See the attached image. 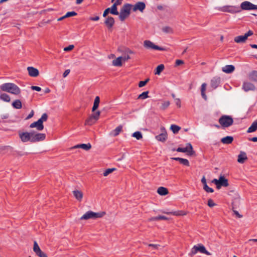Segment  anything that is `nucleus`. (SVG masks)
Segmentation results:
<instances>
[{
    "label": "nucleus",
    "instance_id": "60",
    "mask_svg": "<svg viewBox=\"0 0 257 257\" xmlns=\"http://www.w3.org/2000/svg\"><path fill=\"white\" fill-rule=\"evenodd\" d=\"M176 104L179 107H181V101L179 98L175 99Z\"/></svg>",
    "mask_w": 257,
    "mask_h": 257
},
{
    "label": "nucleus",
    "instance_id": "22",
    "mask_svg": "<svg viewBox=\"0 0 257 257\" xmlns=\"http://www.w3.org/2000/svg\"><path fill=\"white\" fill-rule=\"evenodd\" d=\"M223 12H227L231 13H235L237 12H239L240 10L238 8H236L234 7L228 6L225 8H223Z\"/></svg>",
    "mask_w": 257,
    "mask_h": 257
},
{
    "label": "nucleus",
    "instance_id": "20",
    "mask_svg": "<svg viewBox=\"0 0 257 257\" xmlns=\"http://www.w3.org/2000/svg\"><path fill=\"white\" fill-rule=\"evenodd\" d=\"M235 70V67L232 65H227L222 68V70L225 73H231Z\"/></svg>",
    "mask_w": 257,
    "mask_h": 257
},
{
    "label": "nucleus",
    "instance_id": "39",
    "mask_svg": "<svg viewBox=\"0 0 257 257\" xmlns=\"http://www.w3.org/2000/svg\"><path fill=\"white\" fill-rule=\"evenodd\" d=\"M96 121V120H95V119L91 115L86 120L85 124L91 125L94 124Z\"/></svg>",
    "mask_w": 257,
    "mask_h": 257
},
{
    "label": "nucleus",
    "instance_id": "41",
    "mask_svg": "<svg viewBox=\"0 0 257 257\" xmlns=\"http://www.w3.org/2000/svg\"><path fill=\"white\" fill-rule=\"evenodd\" d=\"M164 66L163 64H160L159 65H158L156 69V71H155V74L156 75H160V73L162 72V71L164 70Z\"/></svg>",
    "mask_w": 257,
    "mask_h": 257
},
{
    "label": "nucleus",
    "instance_id": "28",
    "mask_svg": "<svg viewBox=\"0 0 257 257\" xmlns=\"http://www.w3.org/2000/svg\"><path fill=\"white\" fill-rule=\"evenodd\" d=\"M165 214H172L176 216H183L186 214V213L183 211H177L173 212H163Z\"/></svg>",
    "mask_w": 257,
    "mask_h": 257
},
{
    "label": "nucleus",
    "instance_id": "53",
    "mask_svg": "<svg viewBox=\"0 0 257 257\" xmlns=\"http://www.w3.org/2000/svg\"><path fill=\"white\" fill-rule=\"evenodd\" d=\"M31 88L33 90H36L37 91H40L41 90V88L37 86H32Z\"/></svg>",
    "mask_w": 257,
    "mask_h": 257
},
{
    "label": "nucleus",
    "instance_id": "51",
    "mask_svg": "<svg viewBox=\"0 0 257 257\" xmlns=\"http://www.w3.org/2000/svg\"><path fill=\"white\" fill-rule=\"evenodd\" d=\"M207 204L210 207H213L216 205V204L211 199H208Z\"/></svg>",
    "mask_w": 257,
    "mask_h": 257
},
{
    "label": "nucleus",
    "instance_id": "30",
    "mask_svg": "<svg viewBox=\"0 0 257 257\" xmlns=\"http://www.w3.org/2000/svg\"><path fill=\"white\" fill-rule=\"evenodd\" d=\"M0 99L7 102H9L11 101L10 96L5 93H1Z\"/></svg>",
    "mask_w": 257,
    "mask_h": 257
},
{
    "label": "nucleus",
    "instance_id": "45",
    "mask_svg": "<svg viewBox=\"0 0 257 257\" xmlns=\"http://www.w3.org/2000/svg\"><path fill=\"white\" fill-rule=\"evenodd\" d=\"M170 102L169 101H164L160 107V109L162 110H165L170 105Z\"/></svg>",
    "mask_w": 257,
    "mask_h": 257
},
{
    "label": "nucleus",
    "instance_id": "25",
    "mask_svg": "<svg viewBox=\"0 0 257 257\" xmlns=\"http://www.w3.org/2000/svg\"><path fill=\"white\" fill-rule=\"evenodd\" d=\"M72 192L74 197L78 201H81L82 200L83 194L81 191L78 190H74Z\"/></svg>",
    "mask_w": 257,
    "mask_h": 257
},
{
    "label": "nucleus",
    "instance_id": "43",
    "mask_svg": "<svg viewBox=\"0 0 257 257\" xmlns=\"http://www.w3.org/2000/svg\"><path fill=\"white\" fill-rule=\"evenodd\" d=\"M132 136L139 140L142 138V135L140 132H136L133 134Z\"/></svg>",
    "mask_w": 257,
    "mask_h": 257
},
{
    "label": "nucleus",
    "instance_id": "12",
    "mask_svg": "<svg viewBox=\"0 0 257 257\" xmlns=\"http://www.w3.org/2000/svg\"><path fill=\"white\" fill-rule=\"evenodd\" d=\"M144 46L147 49H153L160 51H163L164 50L163 48L155 45L153 42L149 40H145L144 42Z\"/></svg>",
    "mask_w": 257,
    "mask_h": 257
},
{
    "label": "nucleus",
    "instance_id": "18",
    "mask_svg": "<svg viewBox=\"0 0 257 257\" xmlns=\"http://www.w3.org/2000/svg\"><path fill=\"white\" fill-rule=\"evenodd\" d=\"M27 70L29 75L31 77H37L39 75V70L33 67H28Z\"/></svg>",
    "mask_w": 257,
    "mask_h": 257
},
{
    "label": "nucleus",
    "instance_id": "48",
    "mask_svg": "<svg viewBox=\"0 0 257 257\" xmlns=\"http://www.w3.org/2000/svg\"><path fill=\"white\" fill-rule=\"evenodd\" d=\"M77 15V14L74 11L68 12L65 14V17L68 18L70 17H73L76 16Z\"/></svg>",
    "mask_w": 257,
    "mask_h": 257
},
{
    "label": "nucleus",
    "instance_id": "56",
    "mask_svg": "<svg viewBox=\"0 0 257 257\" xmlns=\"http://www.w3.org/2000/svg\"><path fill=\"white\" fill-rule=\"evenodd\" d=\"M233 214L236 216V217L238 218H241L242 217V216L240 215L237 211L233 210Z\"/></svg>",
    "mask_w": 257,
    "mask_h": 257
},
{
    "label": "nucleus",
    "instance_id": "34",
    "mask_svg": "<svg viewBox=\"0 0 257 257\" xmlns=\"http://www.w3.org/2000/svg\"><path fill=\"white\" fill-rule=\"evenodd\" d=\"M12 105L16 109H20L22 107V102L19 99L15 100Z\"/></svg>",
    "mask_w": 257,
    "mask_h": 257
},
{
    "label": "nucleus",
    "instance_id": "55",
    "mask_svg": "<svg viewBox=\"0 0 257 257\" xmlns=\"http://www.w3.org/2000/svg\"><path fill=\"white\" fill-rule=\"evenodd\" d=\"M98 106H99V104L94 103L92 108V111L94 112L98 108Z\"/></svg>",
    "mask_w": 257,
    "mask_h": 257
},
{
    "label": "nucleus",
    "instance_id": "64",
    "mask_svg": "<svg viewBox=\"0 0 257 257\" xmlns=\"http://www.w3.org/2000/svg\"><path fill=\"white\" fill-rule=\"evenodd\" d=\"M183 63H184L183 61L181 60H176V65L177 66L182 64H183Z\"/></svg>",
    "mask_w": 257,
    "mask_h": 257
},
{
    "label": "nucleus",
    "instance_id": "5",
    "mask_svg": "<svg viewBox=\"0 0 257 257\" xmlns=\"http://www.w3.org/2000/svg\"><path fill=\"white\" fill-rule=\"evenodd\" d=\"M222 127H228L231 126L233 122V118L229 115H222L220 117L218 120Z\"/></svg>",
    "mask_w": 257,
    "mask_h": 257
},
{
    "label": "nucleus",
    "instance_id": "29",
    "mask_svg": "<svg viewBox=\"0 0 257 257\" xmlns=\"http://www.w3.org/2000/svg\"><path fill=\"white\" fill-rule=\"evenodd\" d=\"M157 193L160 195L164 196L168 194V191L166 188L160 187L158 188Z\"/></svg>",
    "mask_w": 257,
    "mask_h": 257
},
{
    "label": "nucleus",
    "instance_id": "40",
    "mask_svg": "<svg viewBox=\"0 0 257 257\" xmlns=\"http://www.w3.org/2000/svg\"><path fill=\"white\" fill-rule=\"evenodd\" d=\"M170 129L174 134H177L181 129V127L178 125L175 124H172L170 126Z\"/></svg>",
    "mask_w": 257,
    "mask_h": 257
},
{
    "label": "nucleus",
    "instance_id": "4",
    "mask_svg": "<svg viewBox=\"0 0 257 257\" xmlns=\"http://www.w3.org/2000/svg\"><path fill=\"white\" fill-rule=\"evenodd\" d=\"M31 143H35L44 140L46 138L45 134L39 133L34 131L30 132Z\"/></svg>",
    "mask_w": 257,
    "mask_h": 257
},
{
    "label": "nucleus",
    "instance_id": "63",
    "mask_svg": "<svg viewBox=\"0 0 257 257\" xmlns=\"http://www.w3.org/2000/svg\"><path fill=\"white\" fill-rule=\"evenodd\" d=\"M90 20L93 21H97L99 20V17L98 16H96L95 17H91L90 18Z\"/></svg>",
    "mask_w": 257,
    "mask_h": 257
},
{
    "label": "nucleus",
    "instance_id": "33",
    "mask_svg": "<svg viewBox=\"0 0 257 257\" xmlns=\"http://www.w3.org/2000/svg\"><path fill=\"white\" fill-rule=\"evenodd\" d=\"M122 126L119 125L111 132V135L114 137L117 136L122 131Z\"/></svg>",
    "mask_w": 257,
    "mask_h": 257
},
{
    "label": "nucleus",
    "instance_id": "35",
    "mask_svg": "<svg viewBox=\"0 0 257 257\" xmlns=\"http://www.w3.org/2000/svg\"><path fill=\"white\" fill-rule=\"evenodd\" d=\"M256 130H257V121H254L248 128L247 132L248 133H252Z\"/></svg>",
    "mask_w": 257,
    "mask_h": 257
},
{
    "label": "nucleus",
    "instance_id": "3",
    "mask_svg": "<svg viewBox=\"0 0 257 257\" xmlns=\"http://www.w3.org/2000/svg\"><path fill=\"white\" fill-rule=\"evenodd\" d=\"M104 214L105 212H104L96 213L92 211H89L82 215L80 219L87 220L89 219H96L102 217Z\"/></svg>",
    "mask_w": 257,
    "mask_h": 257
},
{
    "label": "nucleus",
    "instance_id": "15",
    "mask_svg": "<svg viewBox=\"0 0 257 257\" xmlns=\"http://www.w3.org/2000/svg\"><path fill=\"white\" fill-rule=\"evenodd\" d=\"M30 128L36 127L37 130L38 131H42L44 129V125L41 123V120H37V121L32 123L30 125Z\"/></svg>",
    "mask_w": 257,
    "mask_h": 257
},
{
    "label": "nucleus",
    "instance_id": "13",
    "mask_svg": "<svg viewBox=\"0 0 257 257\" xmlns=\"http://www.w3.org/2000/svg\"><path fill=\"white\" fill-rule=\"evenodd\" d=\"M162 133L156 136V139L158 141L164 142L166 141L167 138V132L164 128V127H162L161 128Z\"/></svg>",
    "mask_w": 257,
    "mask_h": 257
},
{
    "label": "nucleus",
    "instance_id": "7",
    "mask_svg": "<svg viewBox=\"0 0 257 257\" xmlns=\"http://www.w3.org/2000/svg\"><path fill=\"white\" fill-rule=\"evenodd\" d=\"M198 251H199L201 253H204L207 255L211 254V253L206 249L204 246L202 244H198V245H194L191 249V253L192 255H194Z\"/></svg>",
    "mask_w": 257,
    "mask_h": 257
},
{
    "label": "nucleus",
    "instance_id": "8",
    "mask_svg": "<svg viewBox=\"0 0 257 257\" xmlns=\"http://www.w3.org/2000/svg\"><path fill=\"white\" fill-rule=\"evenodd\" d=\"M176 151L178 152L187 153L189 156H193L195 154L192 146L190 143L187 144L185 148H178Z\"/></svg>",
    "mask_w": 257,
    "mask_h": 257
},
{
    "label": "nucleus",
    "instance_id": "24",
    "mask_svg": "<svg viewBox=\"0 0 257 257\" xmlns=\"http://www.w3.org/2000/svg\"><path fill=\"white\" fill-rule=\"evenodd\" d=\"M247 159L246 153L243 152H240L238 156L237 162L239 163L242 164L245 160Z\"/></svg>",
    "mask_w": 257,
    "mask_h": 257
},
{
    "label": "nucleus",
    "instance_id": "61",
    "mask_svg": "<svg viewBox=\"0 0 257 257\" xmlns=\"http://www.w3.org/2000/svg\"><path fill=\"white\" fill-rule=\"evenodd\" d=\"M70 70L69 69L66 70L63 74V77H66L70 73Z\"/></svg>",
    "mask_w": 257,
    "mask_h": 257
},
{
    "label": "nucleus",
    "instance_id": "19",
    "mask_svg": "<svg viewBox=\"0 0 257 257\" xmlns=\"http://www.w3.org/2000/svg\"><path fill=\"white\" fill-rule=\"evenodd\" d=\"M91 148V145L90 143H88L87 144H78L74 146V147L70 148V149H77V148H81L84 150L88 151Z\"/></svg>",
    "mask_w": 257,
    "mask_h": 257
},
{
    "label": "nucleus",
    "instance_id": "42",
    "mask_svg": "<svg viewBox=\"0 0 257 257\" xmlns=\"http://www.w3.org/2000/svg\"><path fill=\"white\" fill-rule=\"evenodd\" d=\"M148 94V91L143 92L142 93H141L138 96V99H145L149 97Z\"/></svg>",
    "mask_w": 257,
    "mask_h": 257
},
{
    "label": "nucleus",
    "instance_id": "54",
    "mask_svg": "<svg viewBox=\"0 0 257 257\" xmlns=\"http://www.w3.org/2000/svg\"><path fill=\"white\" fill-rule=\"evenodd\" d=\"M110 9L109 8H107L105 10V11H104L103 14V17H106V16L108 15V14L109 13H110Z\"/></svg>",
    "mask_w": 257,
    "mask_h": 257
},
{
    "label": "nucleus",
    "instance_id": "32",
    "mask_svg": "<svg viewBox=\"0 0 257 257\" xmlns=\"http://www.w3.org/2000/svg\"><path fill=\"white\" fill-rule=\"evenodd\" d=\"M168 218L165 216L159 215L156 217H152L149 219L150 221H158L159 220H168Z\"/></svg>",
    "mask_w": 257,
    "mask_h": 257
},
{
    "label": "nucleus",
    "instance_id": "52",
    "mask_svg": "<svg viewBox=\"0 0 257 257\" xmlns=\"http://www.w3.org/2000/svg\"><path fill=\"white\" fill-rule=\"evenodd\" d=\"M74 47V46L73 45H70L68 46V47H65L64 48V51H66V52L71 51L72 49H73Z\"/></svg>",
    "mask_w": 257,
    "mask_h": 257
},
{
    "label": "nucleus",
    "instance_id": "21",
    "mask_svg": "<svg viewBox=\"0 0 257 257\" xmlns=\"http://www.w3.org/2000/svg\"><path fill=\"white\" fill-rule=\"evenodd\" d=\"M105 25L108 28H111L114 24V20L112 17H108L104 21Z\"/></svg>",
    "mask_w": 257,
    "mask_h": 257
},
{
    "label": "nucleus",
    "instance_id": "50",
    "mask_svg": "<svg viewBox=\"0 0 257 257\" xmlns=\"http://www.w3.org/2000/svg\"><path fill=\"white\" fill-rule=\"evenodd\" d=\"M149 79L148 78L145 81H140L139 84V86L140 87H142L144 86L147 83V82H149Z\"/></svg>",
    "mask_w": 257,
    "mask_h": 257
},
{
    "label": "nucleus",
    "instance_id": "49",
    "mask_svg": "<svg viewBox=\"0 0 257 257\" xmlns=\"http://www.w3.org/2000/svg\"><path fill=\"white\" fill-rule=\"evenodd\" d=\"M203 189L207 192L212 193L214 191V190L212 188L209 187L207 184H205L204 186H203Z\"/></svg>",
    "mask_w": 257,
    "mask_h": 257
},
{
    "label": "nucleus",
    "instance_id": "57",
    "mask_svg": "<svg viewBox=\"0 0 257 257\" xmlns=\"http://www.w3.org/2000/svg\"><path fill=\"white\" fill-rule=\"evenodd\" d=\"M206 84L204 83L201 85V92H205L206 90Z\"/></svg>",
    "mask_w": 257,
    "mask_h": 257
},
{
    "label": "nucleus",
    "instance_id": "59",
    "mask_svg": "<svg viewBox=\"0 0 257 257\" xmlns=\"http://www.w3.org/2000/svg\"><path fill=\"white\" fill-rule=\"evenodd\" d=\"M34 113V111L32 110L31 111V112L30 113V114L26 118V119H30L31 117H32L33 116Z\"/></svg>",
    "mask_w": 257,
    "mask_h": 257
},
{
    "label": "nucleus",
    "instance_id": "10",
    "mask_svg": "<svg viewBox=\"0 0 257 257\" xmlns=\"http://www.w3.org/2000/svg\"><path fill=\"white\" fill-rule=\"evenodd\" d=\"M18 134L21 141L23 143L31 142L30 132L19 131Z\"/></svg>",
    "mask_w": 257,
    "mask_h": 257
},
{
    "label": "nucleus",
    "instance_id": "44",
    "mask_svg": "<svg viewBox=\"0 0 257 257\" xmlns=\"http://www.w3.org/2000/svg\"><path fill=\"white\" fill-rule=\"evenodd\" d=\"M116 170L115 168H109L106 169L103 173V175L105 177L108 176L110 173H112L114 171Z\"/></svg>",
    "mask_w": 257,
    "mask_h": 257
},
{
    "label": "nucleus",
    "instance_id": "62",
    "mask_svg": "<svg viewBox=\"0 0 257 257\" xmlns=\"http://www.w3.org/2000/svg\"><path fill=\"white\" fill-rule=\"evenodd\" d=\"M122 3V0H116L114 3V5H115L116 6L120 5Z\"/></svg>",
    "mask_w": 257,
    "mask_h": 257
},
{
    "label": "nucleus",
    "instance_id": "58",
    "mask_svg": "<svg viewBox=\"0 0 257 257\" xmlns=\"http://www.w3.org/2000/svg\"><path fill=\"white\" fill-rule=\"evenodd\" d=\"M148 246L150 247H152L154 249H157L158 247L160 246L159 245L156 244H149Z\"/></svg>",
    "mask_w": 257,
    "mask_h": 257
},
{
    "label": "nucleus",
    "instance_id": "11",
    "mask_svg": "<svg viewBox=\"0 0 257 257\" xmlns=\"http://www.w3.org/2000/svg\"><path fill=\"white\" fill-rule=\"evenodd\" d=\"M33 251L39 257H48L47 254L42 251L36 241L34 242Z\"/></svg>",
    "mask_w": 257,
    "mask_h": 257
},
{
    "label": "nucleus",
    "instance_id": "6",
    "mask_svg": "<svg viewBox=\"0 0 257 257\" xmlns=\"http://www.w3.org/2000/svg\"><path fill=\"white\" fill-rule=\"evenodd\" d=\"M212 182L216 185L218 189H219L222 186L227 187L228 186V180L224 176H220L219 179H214Z\"/></svg>",
    "mask_w": 257,
    "mask_h": 257
},
{
    "label": "nucleus",
    "instance_id": "17",
    "mask_svg": "<svg viewBox=\"0 0 257 257\" xmlns=\"http://www.w3.org/2000/svg\"><path fill=\"white\" fill-rule=\"evenodd\" d=\"M253 4L248 1H245L241 4L240 8L243 10H253Z\"/></svg>",
    "mask_w": 257,
    "mask_h": 257
},
{
    "label": "nucleus",
    "instance_id": "37",
    "mask_svg": "<svg viewBox=\"0 0 257 257\" xmlns=\"http://www.w3.org/2000/svg\"><path fill=\"white\" fill-rule=\"evenodd\" d=\"M115 5L113 4L111 8H109L110 9V13L114 15H119V13L117 11V8Z\"/></svg>",
    "mask_w": 257,
    "mask_h": 257
},
{
    "label": "nucleus",
    "instance_id": "14",
    "mask_svg": "<svg viewBox=\"0 0 257 257\" xmlns=\"http://www.w3.org/2000/svg\"><path fill=\"white\" fill-rule=\"evenodd\" d=\"M146 8V5L144 2H138L133 7V11L136 12L139 10L140 12H143Z\"/></svg>",
    "mask_w": 257,
    "mask_h": 257
},
{
    "label": "nucleus",
    "instance_id": "23",
    "mask_svg": "<svg viewBox=\"0 0 257 257\" xmlns=\"http://www.w3.org/2000/svg\"><path fill=\"white\" fill-rule=\"evenodd\" d=\"M220 82V78L218 77H213L211 80V86L214 89L217 88Z\"/></svg>",
    "mask_w": 257,
    "mask_h": 257
},
{
    "label": "nucleus",
    "instance_id": "36",
    "mask_svg": "<svg viewBox=\"0 0 257 257\" xmlns=\"http://www.w3.org/2000/svg\"><path fill=\"white\" fill-rule=\"evenodd\" d=\"M249 79L253 81H257V71H253L248 75Z\"/></svg>",
    "mask_w": 257,
    "mask_h": 257
},
{
    "label": "nucleus",
    "instance_id": "9",
    "mask_svg": "<svg viewBox=\"0 0 257 257\" xmlns=\"http://www.w3.org/2000/svg\"><path fill=\"white\" fill-rule=\"evenodd\" d=\"M253 35V32L249 30L244 35H240L234 38V41L237 43H244L246 41L247 38Z\"/></svg>",
    "mask_w": 257,
    "mask_h": 257
},
{
    "label": "nucleus",
    "instance_id": "1",
    "mask_svg": "<svg viewBox=\"0 0 257 257\" xmlns=\"http://www.w3.org/2000/svg\"><path fill=\"white\" fill-rule=\"evenodd\" d=\"M1 90L10 93L14 95H19L21 93L20 88L15 83H5L0 85Z\"/></svg>",
    "mask_w": 257,
    "mask_h": 257
},
{
    "label": "nucleus",
    "instance_id": "31",
    "mask_svg": "<svg viewBox=\"0 0 257 257\" xmlns=\"http://www.w3.org/2000/svg\"><path fill=\"white\" fill-rule=\"evenodd\" d=\"M122 57H117L116 59H114L112 61V65L117 67L121 66L122 65Z\"/></svg>",
    "mask_w": 257,
    "mask_h": 257
},
{
    "label": "nucleus",
    "instance_id": "47",
    "mask_svg": "<svg viewBox=\"0 0 257 257\" xmlns=\"http://www.w3.org/2000/svg\"><path fill=\"white\" fill-rule=\"evenodd\" d=\"M48 115L46 113H43L41 116V117L38 119V120H41V123L43 124L44 121H46L47 120Z\"/></svg>",
    "mask_w": 257,
    "mask_h": 257
},
{
    "label": "nucleus",
    "instance_id": "38",
    "mask_svg": "<svg viewBox=\"0 0 257 257\" xmlns=\"http://www.w3.org/2000/svg\"><path fill=\"white\" fill-rule=\"evenodd\" d=\"M162 31L166 34L173 33V29L169 26H165L162 29Z\"/></svg>",
    "mask_w": 257,
    "mask_h": 257
},
{
    "label": "nucleus",
    "instance_id": "27",
    "mask_svg": "<svg viewBox=\"0 0 257 257\" xmlns=\"http://www.w3.org/2000/svg\"><path fill=\"white\" fill-rule=\"evenodd\" d=\"M173 160H176V161H179V162L184 165H185V166H189V162L188 161V160L187 159H183V158H179V157H177V158H171Z\"/></svg>",
    "mask_w": 257,
    "mask_h": 257
},
{
    "label": "nucleus",
    "instance_id": "46",
    "mask_svg": "<svg viewBox=\"0 0 257 257\" xmlns=\"http://www.w3.org/2000/svg\"><path fill=\"white\" fill-rule=\"evenodd\" d=\"M100 115V111H96L93 114H91V116L95 119V120H97L99 119Z\"/></svg>",
    "mask_w": 257,
    "mask_h": 257
},
{
    "label": "nucleus",
    "instance_id": "16",
    "mask_svg": "<svg viewBox=\"0 0 257 257\" xmlns=\"http://www.w3.org/2000/svg\"><path fill=\"white\" fill-rule=\"evenodd\" d=\"M254 85L248 82H244L242 85V89L244 91L247 92L250 90H255Z\"/></svg>",
    "mask_w": 257,
    "mask_h": 257
},
{
    "label": "nucleus",
    "instance_id": "2",
    "mask_svg": "<svg viewBox=\"0 0 257 257\" xmlns=\"http://www.w3.org/2000/svg\"><path fill=\"white\" fill-rule=\"evenodd\" d=\"M132 5L129 4H124L120 10L119 18L121 21H124L130 15Z\"/></svg>",
    "mask_w": 257,
    "mask_h": 257
},
{
    "label": "nucleus",
    "instance_id": "26",
    "mask_svg": "<svg viewBox=\"0 0 257 257\" xmlns=\"http://www.w3.org/2000/svg\"><path fill=\"white\" fill-rule=\"evenodd\" d=\"M233 140V138L231 136H226L221 139V142L223 144H230Z\"/></svg>",
    "mask_w": 257,
    "mask_h": 257
}]
</instances>
